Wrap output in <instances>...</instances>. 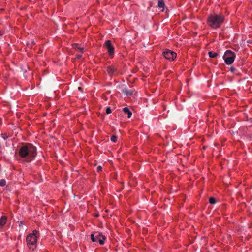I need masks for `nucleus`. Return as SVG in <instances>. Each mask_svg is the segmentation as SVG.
<instances>
[{
    "label": "nucleus",
    "mask_w": 252,
    "mask_h": 252,
    "mask_svg": "<svg viewBox=\"0 0 252 252\" xmlns=\"http://www.w3.org/2000/svg\"><path fill=\"white\" fill-rule=\"evenodd\" d=\"M19 155L27 161H31L36 155V148L31 144L23 146L20 149Z\"/></svg>",
    "instance_id": "1"
},
{
    "label": "nucleus",
    "mask_w": 252,
    "mask_h": 252,
    "mask_svg": "<svg viewBox=\"0 0 252 252\" xmlns=\"http://www.w3.org/2000/svg\"><path fill=\"white\" fill-rule=\"evenodd\" d=\"M224 21V17L222 15L213 14L208 16L207 24L212 29L220 28Z\"/></svg>",
    "instance_id": "2"
},
{
    "label": "nucleus",
    "mask_w": 252,
    "mask_h": 252,
    "mask_svg": "<svg viewBox=\"0 0 252 252\" xmlns=\"http://www.w3.org/2000/svg\"><path fill=\"white\" fill-rule=\"evenodd\" d=\"M38 236L39 232L36 230H33L32 233L27 236L26 241L29 249L33 250L36 248L37 238Z\"/></svg>",
    "instance_id": "3"
},
{
    "label": "nucleus",
    "mask_w": 252,
    "mask_h": 252,
    "mask_svg": "<svg viewBox=\"0 0 252 252\" xmlns=\"http://www.w3.org/2000/svg\"><path fill=\"white\" fill-rule=\"evenodd\" d=\"M235 58V53L229 50H226L223 56V59L227 65L231 64L233 63Z\"/></svg>",
    "instance_id": "4"
},
{
    "label": "nucleus",
    "mask_w": 252,
    "mask_h": 252,
    "mask_svg": "<svg viewBox=\"0 0 252 252\" xmlns=\"http://www.w3.org/2000/svg\"><path fill=\"white\" fill-rule=\"evenodd\" d=\"M105 239L104 236L98 232H95L91 235V240L92 242H98L101 245L104 244Z\"/></svg>",
    "instance_id": "5"
},
{
    "label": "nucleus",
    "mask_w": 252,
    "mask_h": 252,
    "mask_svg": "<svg viewBox=\"0 0 252 252\" xmlns=\"http://www.w3.org/2000/svg\"><path fill=\"white\" fill-rule=\"evenodd\" d=\"M162 54L165 59L171 61L174 60L177 56L175 52L168 49L163 51Z\"/></svg>",
    "instance_id": "6"
},
{
    "label": "nucleus",
    "mask_w": 252,
    "mask_h": 252,
    "mask_svg": "<svg viewBox=\"0 0 252 252\" xmlns=\"http://www.w3.org/2000/svg\"><path fill=\"white\" fill-rule=\"evenodd\" d=\"M105 46L110 56H113L114 54V48L110 40H107L105 43Z\"/></svg>",
    "instance_id": "7"
},
{
    "label": "nucleus",
    "mask_w": 252,
    "mask_h": 252,
    "mask_svg": "<svg viewBox=\"0 0 252 252\" xmlns=\"http://www.w3.org/2000/svg\"><path fill=\"white\" fill-rule=\"evenodd\" d=\"M117 70V68L113 65L108 66L107 68V71L110 76L115 75L116 74Z\"/></svg>",
    "instance_id": "8"
},
{
    "label": "nucleus",
    "mask_w": 252,
    "mask_h": 252,
    "mask_svg": "<svg viewBox=\"0 0 252 252\" xmlns=\"http://www.w3.org/2000/svg\"><path fill=\"white\" fill-rule=\"evenodd\" d=\"M7 220L6 217L3 216L0 218V228L2 227L6 223Z\"/></svg>",
    "instance_id": "9"
},
{
    "label": "nucleus",
    "mask_w": 252,
    "mask_h": 252,
    "mask_svg": "<svg viewBox=\"0 0 252 252\" xmlns=\"http://www.w3.org/2000/svg\"><path fill=\"white\" fill-rule=\"evenodd\" d=\"M123 110L125 113L127 114V116L128 118H130L131 116L132 113L131 111H130V110L127 107H124L123 109Z\"/></svg>",
    "instance_id": "10"
},
{
    "label": "nucleus",
    "mask_w": 252,
    "mask_h": 252,
    "mask_svg": "<svg viewBox=\"0 0 252 252\" xmlns=\"http://www.w3.org/2000/svg\"><path fill=\"white\" fill-rule=\"evenodd\" d=\"M123 92L126 94L127 96H131L132 94V92L130 90H128L126 89H124L123 90Z\"/></svg>",
    "instance_id": "11"
},
{
    "label": "nucleus",
    "mask_w": 252,
    "mask_h": 252,
    "mask_svg": "<svg viewBox=\"0 0 252 252\" xmlns=\"http://www.w3.org/2000/svg\"><path fill=\"white\" fill-rule=\"evenodd\" d=\"M165 6L164 2L163 0H159L158 2V6L159 8H164Z\"/></svg>",
    "instance_id": "12"
},
{
    "label": "nucleus",
    "mask_w": 252,
    "mask_h": 252,
    "mask_svg": "<svg viewBox=\"0 0 252 252\" xmlns=\"http://www.w3.org/2000/svg\"><path fill=\"white\" fill-rule=\"evenodd\" d=\"M208 54H209V56L210 58H215L218 55V53H217L216 52H213L212 51L209 52Z\"/></svg>",
    "instance_id": "13"
},
{
    "label": "nucleus",
    "mask_w": 252,
    "mask_h": 252,
    "mask_svg": "<svg viewBox=\"0 0 252 252\" xmlns=\"http://www.w3.org/2000/svg\"><path fill=\"white\" fill-rule=\"evenodd\" d=\"M73 47L75 49H77L79 51L81 52H82L83 50V48L79 46L78 44H75L74 45H73Z\"/></svg>",
    "instance_id": "14"
},
{
    "label": "nucleus",
    "mask_w": 252,
    "mask_h": 252,
    "mask_svg": "<svg viewBox=\"0 0 252 252\" xmlns=\"http://www.w3.org/2000/svg\"><path fill=\"white\" fill-rule=\"evenodd\" d=\"M209 203L211 204H214L216 203V199L214 197H210L209 198Z\"/></svg>",
    "instance_id": "15"
},
{
    "label": "nucleus",
    "mask_w": 252,
    "mask_h": 252,
    "mask_svg": "<svg viewBox=\"0 0 252 252\" xmlns=\"http://www.w3.org/2000/svg\"><path fill=\"white\" fill-rule=\"evenodd\" d=\"M6 185V181L4 179L0 180V186L3 187Z\"/></svg>",
    "instance_id": "16"
},
{
    "label": "nucleus",
    "mask_w": 252,
    "mask_h": 252,
    "mask_svg": "<svg viewBox=\"0 0 252 252\" xmlns=\"http://www.w3.org/2000/svg\"><path fill=\"white\" fill-rule=\"evenodd\" d=\"M117 137L116 136H115V135H113L111 137V140L113 142H115L117 141Z\"/></svg>",
    "instance_id": "17"
},
{
    "label": "nucleus",
    "mask_w": 252,
    "mask_h": 252,
    "mask_svg": "<svg viewBox=\"0 0 252 252\" xmlns=\"http://www.w3.org/2000/svg\"><path fill=\"white\" fill-rule=\"evenodd\" d=\"M111 112H112V110H111V108L110 107H107L106 110V113L107 114H109L111 113Z\"/></svg>",
    "instance_id": "18"
},
{
    "label": "nucleus",
    "mask_w": 252,
    "mask_h": 252,
    "mask_svg": "<svg viewBox=\"0 0 252 252\" xmlns=\"http://www.w3.org/2000/svg\"><path fill=\"white\" fill-rule=\"evenodd\" d=\"M102 167L101 166H98L97 167V171L98 172H100L102 170Z\"/></svg>",
    "instance_id": "19"
},
{
    "label": "nucleus",
    "mask_w": 252,
    "mask_h": 252,
    "mask_svg": "<svg viewBox=\"0 0 252 252\" xmlns=\"http://www.w3.org/2000/svg\"><path fill=\"white\" fill-rule=\"evenodd\" d=\"M235 70H236V68H234V67H231L230 71L234 73Z\"/></svg>",
    "instance_id": "20"
},
{
    "label": "nucleus",
    "mask_w": 252,
    "mask_h": 252,
    "mask_svg": "<svg viewBox=\"0 0 252 252\" xmlns=\"http://www.w3.org/2000/svg\"><path fill=\"white\" fill-rule=\"evenodd\" d=\"M76 57L78 59H81L82 58V55L81 54H78L76 55Z\"/></svg>",
    "instance_id": "21"
},
{
    "label": "nucleus",
    "mask_w": 252,
    "mask_h": 252,
    "mask_svg": "<svg viewBox=\"0 0 252 252\" xmlns=\"http://www.w3.org/2000/svg\"><path fill=\"white\" fill-rule=\"evenodd\" d=\"M1 137H2V138L4 140H5L6 139V137H4V136H3V135H2Z\"/></svg>",
    "instance_id": "22"
},
{
    "label": "nucleus",
    "mask_w": 252,
    "mask_h": 252,
    "mask_svg": "<svg viewBox=\"0 0 252 252\" xmlns=\"http://www.w3.org/2000/svg\"><path fill=\"white\" fill-rule=\"evenodd\" d=\"M2 35V33H1V32L0 31V36H1Z\"/></svg>",
    "instance_id": "23"
},
{
    "label": "nucleus",
    "mask_w": 252,
    "mask_h": 252,
    "mask_svg": "<svg viewBox=\"0 0 252 252\" xmlns=\"http://www.w3.org/2000/svg\"><path fill=\"white\" fill-rule=\"evenodd\" d=\"M78 89H79V90H81V87H79V88H78Z\"/></svg>",
    "instance_id": "24"
}]
</instances>
